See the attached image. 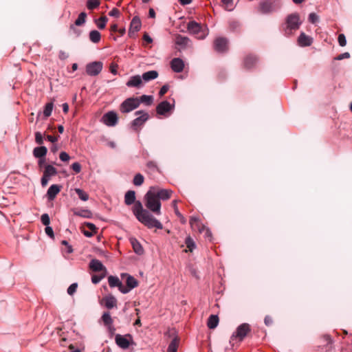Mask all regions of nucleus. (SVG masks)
<instances>
[{"label":"nucleus","mask_w":352,"mask_h":352,"mask_svg":"<svg viewBox=\"0 0 352 352\" xmlns=\"http://www.w3.org/2000/svg\"><path fill=\"white\" fill-rule=\"evenodd\" d=\"M124 202L126 205L130 206L134 204L133 212L139 221L146 226L148 228H156L162 229V224L153 217L152 214L142 206L140 201H135V192L133 190H129L124 196Z\"/></svg>","instance_id":"f257e3e1"},{"label":"nucleus","mask_w":352,"mask_h":352,"mask_svg":"<svg viewBox=\"0 0 352 352\" xmlns=\"http://www.w3.org/2000/svg\"><path fill=\"white\" fill-rule=\"evenodd\" d=\"M154 190L155 187H150L144 195V204L148 210L159 215L161 214V203Z\"/></svg>","instance_id":"f03ea898"},{"label":"nucleus","mask_w":352,"mask_h":352,"mask_svg":"<svg viewBox=\"0 0 352 352\" xmlns=\"http://www.w3.org/2000/svg\"><path fill=\"white\" fill-rule=\"evenodd\" d=\"M285 24V33L287 36L291 35L293 31L297 30L301 25L299 14L298 13H293L288 15Z\"/></svg>","instance_id":"7ed1b4c3"},{"label":"nucleus","mask_w":352,"mask_h":352,"mask_svg":"<svg viewBox=\"0 0 352 352\" xmlns=\"http://www.w3.org/2000/svg\"><path fill=\"white\" fill-rule=\"evenodd\" d=\"M139 107L138 97H130L124 100L120 105V111L127 113Z\"/></svg>","instance_id":"20e7f679"},{"label":"nucleus","mask_w":352,"mask_h":352,"mask_svg":"<svg viewBox=\"0 0 352 352\" xmlns=\"http://www.w3.org/2000/svg\"><path fill=\"white\" fill-rule=\"evenodd\" d=\"M136 116H140L133 120L131 123V129L135 131H138L140 129L148 120L149 116L148 113L144 111H138L135 113Z\"/></svg>","instance_id":"39448f33"},{"label":"nucleus","mask_w":352,"mask_h":352,"mask_svg":"<svg viewBox=\"0 0 352 352\" xmlns=\"http://www.w3.org/2000/svg\"><path fill=\"white\" fill-rule=\"evenodd\" d=\"M57 174V170L53 166L47 164L45 166L43 175L41 180V183L43 187H45L52 176H54Z\"/></svg>","instance_id":"423d86ee"},{"label":"nucleus","mask_w":352,"mask_h":352,"mask_svg":"<svg viewBox=\"0 0 352 352\" xmlns=\"http://www.w3.org/2000/svg\"><path fill=\"white\" fill-rule=\"evenodd\" d=\"M250 331L249 324L246 323H243L238 327L236 331L233 333L231 337V341H233L234 339L238 338L239 341H241L248 334V333Z\"/></svg>","instance_id":"0eeeda50"},{"label":"nucleus","mask_w":352,"mask_h":352,"mask_svg":"<svg viewBox=\"0 0 352 352\" xmlns=\"http://www.w3.org/2000/svg\"><path fill=\"white\" fill-rule=\"evenodd\" d=\"M132 340V336L130 334L122 336L117 334L115 337V342L116 344L122 349H126L129 347Z\"/></svg>","instance_id":"6e6552de"},{"label":"nucleus","mask_w":352,"mask_h":352,"mask_svg":"<svg viewBox=\"0 0 352 352\" xmlns=\"http://www.w3.org/2000/svg\"><path fill=\"white\" fill-rule=\"evenodd\" d=\"M102 63L100 61L90 63L86 66V72L89 76H97L102 71Z\"/></svg>","instance_id":"1a4fd4ad"},{"label":"nucleus","mask_w":352,"mask_h":352,"mask_svg":"<svg viewBox=\"0 0 352 352\" xmlns=\"http://www.w3.org/2000/svg\"><path fill=\"white\" fill-rule=\"evenodd\" d=\"M188 30L190 33L196 35L198 38H204L205 37L201 25L194 21L188 23Z\"/></svg>","instance_id":"9d476101"},{"label":"nucleus","mask_w":352,"mask_h":352,"mask_svg":"<svg viewBox=\"0 0 352 352\" xmlns=\"http://www.w3.org/2000/svg\"><path fill=\"white\" fill-rule=\"evenodd\" d=\"M108 282L111 287H118L119 290L123 294H126L129 292V289L123 285L122 282L117 276H109L108 277Z\"/></svg>","instance_id":"9b49d317"},{"label":"nucleus","mask_w":352,"mask_h":352,"mask_svg":"<svg viewBox=\"0 0 352 352\" xmlns=\"http://www.w3.org/2000/svg\"><path fill=\"white\" fill-rule=\"evenodd\" d=\"M102 122L107 126H113L118 122V116L114 111H109L102 116Z\"/></svg>","instance_id":"f8f14e48"},{"label":"nucleus","mask_w":352,"mask_h":352,"mask_svg":"<svg viewBox=\"0 0 352 352\" xmlns=\"http://www.w3.org/2000/svg\"><path fill=\"white\" fill-rule=\"evenodd\" d=\"M141 25L140 19L137 16H134L130 24L129 36L130 37H134L135 34L140 30Z\"/></svg>","instance_id":"ddd939ff"},{"label":"nucleus","mask_w":352,"mask_h":352,"mask_svg":"<svg viewBox=\"0 0 352 352\" xmlns=\"http://www.w3.org/2000/svg\"><path fill=\"white\" fill-rule=\"evenodd\" d=\"M89 268L94 272L107 273V268L96 258L92 259L89 263Z\"/></svg>","instance_id":"4468645a"},{"label":"nucleus","mask_w":352,"mask_h":352,"mask_svg":"<svg viewBox=\"0 0 352 352\" xmlns=\"http://www.w3.org/2000/svg\"><path fill=\"white\" fill-rule=\"evenodd\" d=\"M278 6V5L276 3V1H265L261 3L260 10L263 13H268L275 10Z\"/></svg>","instance_id":"2eb2a0df"},{"label":"nucleus","mask_w":352,"mask_h":352,"mask_svg":"<svg viewBox=\"0 0 352 352\" xmlns=\"http://www.w3.org/2000/svg\"><path fill=\"white\" fill-rule=\"evenodd\" d=\"M155 187V194L158 197L159 200H167L169 199L173 194L171 190L160 188L157 186Z\"/></svg>","instance_id":"dca6fc26"},{"label":"nucleus","mask_w":352,"mask_h":352,"mask_svg":"<svg viewBox=\"0 0 352 352\" xmlns=\"http://www.w3.org/2000/svg\"><path fill=\"white\" fill-rule=\"evenodd\" d=\"M174 105H171L168 101L161 102L156 107V111L159 115H165L173 109Z\"/></svg>","instance_id":"f3484780"},{"label":"nucleus","mask_w":352,"mask_h":352,"mask_svg":"<svg viewBox=\"0 0 352 352\" xmlns=\"http://www.w3.org/2000/svg\"><path fill=\"white\" fill-rule=\"evenodd\" d=\"M257 62V57L254 55L250 54L245 57L243 60V66L247 69H251L254 67Z\"/></svg>","instance_id":"a211bd4d"},{"label":"nucleus","mask_w":352,"mask_h":352,"mask_svg":"<svg viewBox=\"0 0 352 352\" xmlns=\"http://www.w3.org/2000/svg\"><path fill=\"white\" fill-rule=\"evenodd\" d=\"M101 304H104L107 309H112L117 306V300L111 294H109L102 298Z\"/></svg>","instance_id":"6ab92c4d"},{"label":"nucleus","mask_w":352,"mask_h":352,"mask_svg":"<svg viewBox=\"0 0 352 352\" xmlns=\"http://www.w3.org/2000/svg\"><path fill=\"white\" fill-rule=\"evenodd\" d=\"M61 190V186L58 184H52L47 190L46 196L50 201H52L55 199L56 195L59 193Z\"/></svg>","instance_id":"aec40b11"},{"label":"nucleus","mask_w":352,"mask_h":352,"mask_svg":"<svg viewBox=\"0 0 352 352\" xmlns=\"http://www.w3.org/2000/svg\"><path fill=\"white\" fill-rule=\"evenodd\" d=\"M171 69L177 73L182 72L184 67V61L179 58H175L170 62Z\"/></svg>","instance_id":"412c9836"},{"label":"nucleus","mask_w":352,"mask_h":352,"mask_svg":"<svg viewBox=\"0 0 352 352\" xmlns=\"http://www.w3.org/2000/svg\"><path fill=\"white\" fill-rule=\"evenodd\" d=\"M313 38L306 35L304 32H301L298 38V43L300 47H307L312 44Z\"/></svg>","instance_id":"4be33fe9"},{"label":"nucleus","mask_w":352,"mask_h":352,"mask_svg":"<svg viewBox=\"0 0 352 352\" xmlns=\"http://www.w3.org/2000/svg\"><path fill=\"white\" fill-rule=\"evenodd\" d=\"M142 83V79L139 75L133 76L127 81L126 85L129 87H139Z\"/></svg>","instance_id":"5701e85b"},{"label":"nucleus","mask_w":352,"mask_h":352,"mask_svg":"<svg viewBox=\"0 0 352 352\" xmlns=\"http://www.w3.org/2000/svg\"><path fill=\"white\" fill-rule=\"evenodd\" d=\"M131 244L133 247L134 252L139 254L142 255L144 253V249L140 242L135 238L130 239Z\"/></svg>","instance_id":"b1692460"},{"label":"nucleus","mask_w":352,"mask_h":352,"mask_svg":"<svg viewBox=\"0 0 352 352\" xmlns=\"http://www.w3.org/2000/svg\"><path fill=\"white\" fill-rule=\"evenodd\" d=\"M47 152V149L45 146L36 147L33 150V155L36 158L44 157Z\"/></svg>","instance_id":"393cba45"},{"label":"nucleus","mask_w":352,"mask_h":352,"mask_svg":"<svg viewBox=\"0 0 352 352\" xmlns=\"http://www.w3.org/2000/svg\"><path fill=\"white\" fill-rule=\"evenodd\" d=\"M158 76V73L157 71H148L147 72H145L142 74V79H143L144 81L147 82L151 80H154Z\"/></svg>","instance_id":"a878e982"},{"label":"nucleus","mask_w":352,"mask_h":352,"mask_svg":"<svg viewBox=\"0 0 352 352\" xmlns=\"http://www.w3.org/2000/svg\"><path fill=\"white\" fill-rule=\"evenodd\" d=\"M138 104L140 105V103H144L147 106H150L152 104L153 102V97L152 96L142 95L140 97H138Z\"/></svg>","instance_id":"bb28decb"},{"label":"nucleus","mask_w":352,"mask_h":352,"mask_svg":"<svg viewBox=\"0 0 352 352\" xmlns=\"http://www.w3.org/2000/svg\"><path fill=\"white\" fill-rule=\"evenodd\" d=\"M219 323V316L217 315H211L208 319L207 325L209 329H214Z\"/></svg>","instance_id":"cd10ccee"},{"label":"nucleus","mask_w":352,"mask_h":352,"mask_svg":"<svg viewBox=\"0 0 352 352\" xmlns=\"http://www.w3.org/2000/svg\"><path fill=\"white\" fill-rule=\"evenodd\" d=\"M235 6L234 0H221V8H223L227 11L233 10Z\"/></svg>","instance_id":"c85d7f7f"},{"label":"nucleus","mask_w":352,"mask_h":352,"mask_svg":"<svg viewBox=\"0 0 352 352\" xmlns=\"http://www.w3.org/2000/svg\"><path fill=\"white\" fill-rule=\"evenodd\" d=\"M179 343V338L175 337L168 345L167 352H177Z\"/></svg>","instance_id":"c756f323"},{"label":"nucleus","mask_w":352,"mask_h":352,"mask_svg":"<svg viewBox=\"0 0 352 352\" xmlns=\"http://www.w3.org/2000/svg\"><path fill=\"white\" fill-rule=\"evenodd\" d=\"M126 283V289H129V292L131 289H133V288H135V287L138 286V281H137V280L135 278H133V276H130V275H129L127 276Z\"/></svg>","instance_id":"7c9ffc66"},{"label":"nucleus","mask_w":352,"mask_h":352,"mask_svg":"<svg viewBox=\"0 0 352 352\" xmlns=\"http://www.w3.org/2000/svg\"><path fill=\"white\" fill-rule=\"evenodd\" d=\"M101 38L100 33L97 30H91L89 32V39L91 42L94 43H98L100 42Z\"/></svg>","instance_id":"2f4dec72"},{"label":"nucleus","mask_w":352,"mask_h":352,"mask_svg":"<svg viewBox=\"0 0 352 352\" xmlns=\"http://www.w3.org/2000/svg\"><path fill=\"white\" fill-rule=\"evenodd\" d=\"M189 41V38L186 36H183L182 35H177L176 36L175 43L178 45L184 47L186 46L188 44Z\"/></svg>","instance_id":"473e14b6"},{"label":"nucleus","mask_w":352,"mask_h":352,"mask_svg":"<svg viewBox=\"0 0 352 352\" xmlns=\"http://www.w3.org/2000/svg\"><path fill=\"white\" fill-rule=\"evenodd\" d=\"M185 243L187 248V250H185L186 252H192V250L195 248V243L193 241V239L190 236L186 237L185 240Z\"/></svg>","instance_id":"72a5a7b5"},{"label":"nucleus","mask_w":352,"mask_h":352,"mask_svg":"<svg viewBox=\"0 0 352 352\" xmlns=\"http://www.w3.org/2000/svg\"><path fill=\"white\" fill-rule=\"evenodd\" d=\"M101 0H88L87 1V8L89 10L98 8L100 5Z\"/></svg>","instance_id":"f704fd0d"},{"label":"nucleus","mask_w":352,"mask_h":352,"mask_svg":"<svg viewBox=\"0 0 352 352\" xmlns=\"http://www.w3.org/2000/svg\"><path fill=\"white\" fill-rule=\"evenodd\" d=\"M74 214L76 216H79L85 218H91L92 216L91 212L88 210H74Z\"/></svg>","instance_id":"c9c22d12"},{"label":"nucleus","mask_w":352,"mask_h":352,"mask_svg":"<svg viewBox=\"0 0 352 352\" xmlns=\"http://www.w3.org/2000/svg\"><path fill=\"white\" fill-rule=\"evenodd\" d=\"M53 107L54 104L52 102H48L45 104L43 110V115L45 118L50 116L53 110Z\"/></svg>","instance_id":"e433bc0d"},{"label":"nucleus","mask_w":352,"mask_h":352,"mask_svg":"<svg viewBox=\"0 0 352 352\" xmlns=\"http://www.w3.org/2000/svg\"><path fill=\"white\" fill-rule=\"evenodd\" d=\"M87 18V14L85 12H81L78 16V19L75 21L74 25L77 26H80L83 25L85 23Z\"/></svg>","instance_id":"4c0bfd02"},{"label":"nucleus","mask_w":352,"mask_h":352,"mask_svg":"<svg viewBox=\"0 0 352 352\" xmlns=\"http://www.w3.org/2000/svg\"><path fill=\"white\" fill-rule=\"evenodd\" d=\"M146 167L149 173H153L155 171H159V168L155 162L149 161L146 163Z\"/></svg>","instance_id":"58836bf2"},{"label":"nucleus","mask_w":352,"mask_h":352,"mask_svg":"<svg viewBox=\"0 0 352 352\" xmlns=\"http://www.w3.org/2000/svg\"><path fill=\"white\" fill-rule=\"evenodd\" d=\"M144 176L140 173H138L134 176L133 183L135 186H140L144 183Z\"/></svg>","instance_id":"ea45409f"},{"label":"nucleus","mask_w":352,"mask_h":352,"mask_svg":"<svg viewBox=\"0 0 352 352\" xmlns=\"http://www.w3.org/2000/svg\"><path fill=\"white\" fill-rule=\"evenodd\" d=\"M108 19L105 16H102L100 19H98L96 23L98 28L100 30H102L106 26V23L107 22Z\"/></svg>","instance_id":"a19ab883"},{"label":"nucleus","mask_w":352,"mask_h":352,"mask_svg":"<svg viewBox=\"0 0 352 352\" xmlns=\"http://www.w3.org/2000/svg\"><path fill=\"white\" fill-rule=\"evenodd\" d=\"M75 191L78 195V197L82 201H87L89 199V195L83 190L80 188H76Z\"/></svg>","instance_id":"79ce46f5"},{"label":"nucleus","mask_w":352,"mask_h":352,"mask_svg":"<svg viewBox=\"0 0 352 352\" xmlns=\"http://www.w3.org/2000/svg\"><path fill=\"white\" fill-rule=\"evenodd\" d=\"M102 319L106 325H110L113 322V320L109 312H105L102 316Z\"/></svg>","instance_id":"37998d69"},{"label":"nucleus","mask_w":352,"mask_h":352,"mask_svg":"<svg viewBox=\"0 0 352 352\" xmlns=\"http://www.w3.org/2000/svg\"><path fill=\"white\" fill-rule=\"evenodd\" d=\"M107 273H101L100 275H93L91 277V281L94 284L98 283L102 278L106 276Z\"/></svg>","instance_id":"c03bdc74"},{"label":"nucleus","mask_w":352,"mask_h":352,"mask_svg":"<svg viewBox=\"0 0 352 352\" xmlns=\"http://www.w3.org/2000/svg\"><path fill=\"white\" fill-rule=\"evenodd\" d=\"M78 288V284L76 283H72L67 289V293L69 295H73Z\"/></svg>","instance_id":"a18cd8bd"},{"label":"nucleus","mask_w":352,"mask_h":352,"mask_svg":"<svg viewBox=\"0 0 352 352\" xmlns=\"http://www.w3.org/2000/svg\"><path fill=\"white\" fill-rule=\"evenodd\" d=\"M41 222L43 225L48 226V225L50 223V219L47 214H43L41 215Z\"/></svg>","instance_id":"49530a36"},{"label":"nucleus","mask_w":352,"mask_h":352,"mask_svg":"<svg viewBox=\"0 0 352 352\" xmlns=\"http://www.w3.org/2000/svg\"><path fill=\"white\" fill-rule=\"evenodd\" d=\"M221 54H222L223 52H226L228 50V42L225 38L221 37Z\"/></svg>","instance_id":"de8ad7c7"},{"label":"nucleus","mask_w":352,"mask_h":352,"mask_svg":"<svg viewBox=\"0 0 352 352\" xmlns=\"http://www.w3.org/2000/svg\"><path fill=\"white\" fill-rule=\"evenodd\" d=\"M338 40L339 45L340 46L344 47L346 45V40L345 36L343 34H339Z\"/></svg>","instance_id":"09e8293b"},{"label":"nucleus","mask_w":352,"mask_h":352,"mask_svg":"<svg viewBox=\"0 0 352 352\" xmlns=\"http://www.w3.org/2000/svg\"><path fill=\"white\" fill-rule=\"evenodd\" d=\"M318 21V16L314 13L311 12L309 15V21L311 23H316Z\"/></svg>","instance_id":"8fccbe9b"},{"label":"nucleus","mask_w":352,"mask_h":352,"mask_svg":"<svg viewBox=\"0 0 352 352\" xmlns=\"http://www.w3.org/2000/svg\"><path fill=\"white\" fill-rule=\"evenodd\" d=\"M35 141L38 144L41 145L43 143V135L40 132L35 133Z\"/></svg>","instance_id":"3c124183"},{"label":"nucleus","mask_w":352,"mask_h":352,"mask_svg":"<svg viewBox=\"0 0 352 352\" xmlns=\"http://www.w3.org/2000/svg\"><path fill=\"white\" fill-rule=\"evenodd\" d=\"M72 168L76 173H78L81 170V165L78 162H74L72 165Z\"/></svg>","instance_id":"603ef678"},{"label":"nucleus","mask_w":352,"mask_h":352,"mask_svg":"<svg viewBox=\"0 0 352 352\" xmlns=\"http://www.w3.org/2000/svg\"><path fill=\"white\" fill-rule=\"evenodd\" d=\"M109 16L114 17H119L120 15V12L117 8H113L109 13Z\"/></svg>","instance_id":"864d4df0"},{"label":"nucleus","mask_w":352,"mask_h":352,"mask_svg":"<svg viewBox=\"0 0 352 352\" xmlns=\"http://www.w3.org/2000/svg\"><path fill=\"white\" fill-rule=\"evenodd\" d=\"M59 157L63 162H67L70 158L69 155L66 152L63 151L60 153Z\"/></svg>","instance_id":"5fc2aeb1"},{"label":"nucleus","mask_w":352,"mask_h":352,"mask_svg":"<svg viewBox=\"0 0 352 352\" xmlns=\"http://www.w3.org/2000/svg\"><path fill=\"white\" fill-rule=\"evenodd\" d=\"M85 226L87 228H89V230H90L91 232H93V233H96V232L97 228H96V226L94 223H85Z\"/></svg>","instance_id":"6e6d98bb"},{"label":"nucleus","mask_w":352,"mask_h":352,"mask_svg":"<svg viewBox=\"0 0 352 352\" xmlns=\"http://www.w3.org/2000/svg\"><path fill=\"white\" fill-rule=\"evenodd\" d=\"M169 87L168 85H164L162 87L159 91L160 96H164L168 91Z\"/></svg>","instance_id":"4d7b16f0"},{"label":"nucleus","mask_w":352,"mask_h":352,"mask_svg":"<svg viewBox=\"0 0 352 352\" xmlns=\"http://www.w3.org/2000/svg\"><path fill=\"white\" fill-rule=\"evenodd\" d=\"M45 231L46 234H47L51 238L53 239L54 237V231L51 227L46 226V228H45Z\"/></svg>","instance_id":"13d9d810"},{"label":"nucleus","mask_w":352,"mask_h":352,"mask_svg":"<svg viewBox=\"0 0 352 352\" xmlns=\"http://www.w3.org/2000/svg\"><path fill=\"white\" fill-rule=\"evenodd\" d=\"M349 57H350L349 53V52H344V53H342V54L338 55L337 57L335 58V59L340 60H342V59H344V58H348Z\"/></svg>","instance_id":"bf43d9fd"},{"label":"nucleus","mask_w":352,"mask_h":352,"mask_svg":"<svg viewBox=\"0 0 352 352\" xmlns=\"http://www.w3.org/2000/svg\"><path fill=\"white\" fill-rule=\"evenodd\" d=\"M68 57H69V54H68V53H67L66 52H65V51H62V50L59 52V54H58V58H59L60 60H65V59H67Z\"/></svg>","instance_id":"052dcab7"},{"label":"nucleus","mask_w":352,"mask_h":352,"mask_svg":"<svg viewBox=\"0 0 352 352\" xmlns=\"http://www.w3.org/2000/svg\"><path fill=\"white\" fill-rule=\"evenodd\" d=\"M214 48L217 52L220 51V38H217L214 41Z\"/></svg>","instance_id":"680f3d73"},{"label":"nucleus","mask_w":352,"mask_h":352,"mask_svg":"<svg viewBox=\"0 0 352 352\" xmlns=\"http://www.w3.org/2000/svg\"><path fill=\"white\" fill-rule=\"evenodd\" d=\"M199 222V219L195 217H191L190 219V224L192 227H194L195 225H197Z\"/></svg>","instance_id":"e2e57ef3"},{"label":"nucleus","mask_w":352,"mask_h":352,"mask_svg":"<svg viewBox=\"0 0 352 352\" xmlns=\"http://www.w3.org/2000/svg\"><path fill=\"white\" fill-rule=\"evenodd\" d=\"M143 40L148 43H151L153 42V39L147 33H144L143 35Z\"/></svg>","instance_id":"0e129e2a"},{"label":"nucleus","mask_w":352,"mask_h":352,"mask_svg":"<svg viewBox=\"0 0 352 352\" xmlns=\"http://www.w3.org/2000/svg\"><path fill=\"white\" fill-rule=\"evenodd\" d=\"M264 322L266 325L269 326L272 324V319L270 316H267L265 318Z\"/></svg>","instance_id":"69168bd1"},{"label":"nucleus","mask_w":352,"mask_h":352,"mask_svg":"<svg viewBox=\"0 0 352 352\" xmlns=\"http://www.w3.org/2000/svg\"><path fill=\"white\" fill-rule=\"evenodd\" d=\"M47 139L48 141H50L52 143H54L58 141V137H54V136L50 135L47 136Z\"/></svg>","instance_id":"338daca9"},{"label":"nucleus","mask_w":352,"mask_h":352,"mask_svg":"<svg viewBox=\"0 0 352 352\" xmlns=\"http://www.w3.org/2000/svg\"><path fill=\"white\" fill-rule=\"evenodd\" d=\"M117 67L118 66L116 65H111L110 67V71L112 74H117Z\"/></svg>","instance_id":"774afa93"}]
</instances>
